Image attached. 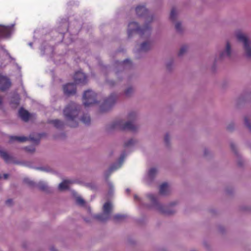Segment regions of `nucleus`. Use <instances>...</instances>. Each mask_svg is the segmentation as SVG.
<instances>
[{"label":"nucleus","instance_id":"f03ea898","mask_svg":"<svg viewBox=\"0 0 251 251\" xmlns=\"http://www.w3.org/2000/svg\"><path fill=\"white\" fill-rule=\"evenodd\" d=\"M134 32H137L141 37H143L144 35L148 37L151 35V27L149 25H146L141 28L137 23L130 22L128 25L127 30L128 37H130Z\"/></svg>","mask_w":251,"mask_h":251},{"label":"nucleus","instance_id":"49530a36","mask_svg":"<svg viewBox=\"0 0 251 251\" xmlns=\"http://www.w3.org/2000/svg\"><path fill=\"white\" fill-rule=\"evenodd\" d=\"M2 103V98L0 97V105Z\"/></svg>","mask_w":251,"mask_h":251},{"label":"nucleus","instance_id":"79ce46f5","mask_svg":"<svg viewBox=\"0 0 251 251\" xmlns=\"http://www.w3.org/2000/svg\"><path fill=\"white\" fill-rule=\"evenodd\" d=\"M232 128H233V126H231V125H229V126H228V127H227V129H228V130H231Z\"/></svg>","mask_w":251,"mask_h":251},{"label":"nucleus","instance_id":"a19ab883","mask_svg":"<svg viewBox=\"0 0 251 251\" xmlns=\"http://www.w3.org/2000/svg\"><path fill=\"white\" fill-rule=\"evenodd\" d=\"M230 147H231V149H232L233 151H235V148L234 145L233 144H231L230 145Z\"/></svg>","mask_w":251,"mask_h":251},{"label":"nucleus","instance_id":"7ed1b4c3","mask_svg":"<svg viewBox=\"0 0 251 251\" xmlns=\"http://www.w3.org/2000/svg\"><path fill=\"white\" fill-rule=\"evenodd\" d=\"M110 128L135 131L137 127L133 124L132 121H128L124 124L123 121L120 120L114 121L111 125Z\"/></svg>","mask_w":251,"mask_h":251},{"label":"nucleus","instance_id":"a18cd8bd","mask_svg":"<svg viewBox=\"0 0 251 251\" xmlns=\"http://www.w3.org/2000/svg\"><path fill=\"white\" fill-rule=\"evenodd\" d=\"M134 199L136 200H138V198L137 196H136V195L134 196Z\"/></svg>","mask_w":251,"mask_h":251},{"label":"nucleus","instance_id":"6e6552de","mask_svg":"<svg viewBox=\"0 0 251 251\" xmlns=\"http://www.w3.org/2000/svg\"><path fill=\"white\" fill-rule=\"evenodd\" d=\"M237 38L239 41L243 43L246 55L248 57H251V47L249 46V42L248 38L242 33H238L237 34Z\"/></svg>","mask_w":251,"mask_h":251},{"label":"nucleus","instance_id":"9d476101","mask_svg":"<svg viewBox=\"0 0 251 251\" xmlns=\"http://www.w3.org/2000/svg\"><path fill=\"white\" fill-rule=\"evenodd\" d=\"M76 88L74 83H69L63 86V92L65 95L69 96L76 93Z\"/></svg>","mask_w":251,"mask_h":251},{"label":"nucleus","instance_id":"09e8293b","mask_svg":"<svg viewBox=\"0 0 251 251\" xmlns=\"http://www.w3.org/2000/svg\"><path fill=\"white\" fill-rule=\"evenodd\" d=\"M1 177V175H0V178Z\"/></svg>","mask_w":251,"mask_h":251},{"label":"nucleus","instance_id":"dca6fc26","mask_svg":"<svg viewBox=\"0 0 251 251\" xmlns=\"http://www.w3.org/2000/svg\"><path fill=\"white\" fill-rule=\"evenodd\" d=\"M169 192V186L167 183L164 182L162 183L159 187V193L162 195H166Z\"/></svg>","mask_w":251,"mask_h":251},{"label":"nucleus","instance_id":"7c9ffc66","mask_svg":"<svg viewBox=\"0 0 251 251\" xmlns=\"http://www.w3.org/2000/svg\"><path fill=\"white\" fill-rule=\"evenodd\" d=\"M187 50V47L186 46H182L178 52V56H181L183 53L186 52Z\"/></svg>","mask_w":251,"mask_h":251},{"label":"nucleus","instance_id":"6ab92c4d","mask_svg":"<svg viewBox=\"0 0 251 251\" xmlns=\"http://www.w3.org/2000/svg\"><path fill=\"white\" fill-rule=\"evenodd\" d=\"M50 123L52 124L56 128H61L64 126V123L59 120H54L50 121Z\"/></svg>","mask_w":251,"mask_h":251},{"label":"nucleus","instance_id":"aec40b11","mask_svg":"<svg viewBox=\"0 0 251 251\" xmlns=\"http://www.w3.org/2000/svg\"><path fill=\"white\" fill-rule=\"evenodd\" d=\"M126 216L122 214H116L113 217V220L115 222L124 221L126 218Z\"/></svg>","mask_w":251,"mask_h":251},{"label":"nucleus","instance_id":"1a4fd4ad","mask_svg":"<svg viewBox=\"0 0 251 251\" xmlns=\"http://www.w3.org/2000/svg\"><path fill=\"white\" fill-rule=\"evenodd\" d=\"M39 137L38 138H35L34 137H33L31 135L29 136V138L25 137V136H11L10 137V142H14V141H17L19 142H24L26 141H27L28 140H30L33 143H35L36 144H38L40 141V139L41 138V135H38Z\"/></svg>","mask_w":251,"mask_h":251},{"label":"nucleus","instance_id":"5701e85b","mask_svg":"<svg viewBox=\"0 0 251 251\" xmlns=\"http://www.w3.org/2000/svg\"><path fill=\"white\" fill-rule=\"evenodd\" d=\"M81 121L84 124L88 125L90 124L91 118L89 115L87 114H84L81 118Z\"/></svg>","mask_w":251,"mask_h":251},{"label":"nucleus","instance_id":"e433bc0d","mask_svg":"<svg viewBox=\"0 0 251 251\" xmlns=\"http://www.w3.org/2000/svg\"><path fill=\"white\" fill-rule=\"evenodd\" d=\"M121 165H119L118 167H115V166H112L109 168L110 173H112L113 171L117 170L118 168H120Z\"/></svg>","mask_w":251,"mask_h":251},{"label":"nucleus","instance_id":"37998d69","mask_svg":"<svg viewBox=\"0 0 251 251\" xmlns=\"http://www.w3.org/2000/svg\"><path fill=\"white\" fill-rule=\"evenodd\" d=\"M8 175L7 174H4V175H3L4 178L5 179L8 178Z\"/></svg>","mask_w":251,"mask_h":251},{"label":"nucleus","instance_id":"72a5a7b5","mask_svg":"<svg viewBox=\"0 0 251 251\" xmlns=\"http://www.w3.org/2000/svg\"><path fill=\"white\" fill-rule=\"evenodd\" d=\"M132 92L133 89L131 87H129L125 91V93L126 96H129Z\"/></svg>","mask_w":251,"mask_h":251},{"label":"nucleus","instance_id":"ea45409f","mask_svg":"<svg viewBox=\"0 0 251 251\" xmlns=\"http://www.w3.org/2000/svg\"><path fill=\"white\" fill-rule=\"evenodd\" d=\"M5 203L7 205L10 206L12 204V200L8 199L6 201Z\"/></svg>","mask_w":251,"mask_h":251},{"label":"nucleus","instance_id":"2f4dec72","mask_svg":"<svg viewBox=\"0 0 251 251\" xmlns=\"http://www.w3.org/2000/svg\"><path fill=\"white\" fill-rule=\"evenodd\" d=\"M135 141L133 139H130L127 142L125 143V146L126 147H128L130 146L131 145L134 144Z\"/></svg>","mask_w":251,"mask_h":251},{"label":"nucleus","instance_id":"4468645a","mask_svg":"<svg viewBox=\"0 0 251 251\" xmlns=\"http://www.w3.org/2000/svg\"><path fill=\"white\" fill-rule=\"evenodd\" d=\"M136 14L140 17L145 16L148 14V10L146 8L145 6L139 5L135 9Z\"/></svg>","mask_w":251,"mask_h":251},{"label":"nucleus","instance_id":"c03bdc74","mask_svg":"<svg viewBox=\"0 0 251 251\" xmlns=\"http://www.w3.org/2000/svg\"><path fill=\"white\" fill-rule=\"evenodd\" d=\"M109 84L110 85H114V82L113 81H109Z\"/></svg>","mask_w":251,"mask_h":251},{"label":"nucleus","instance_id":"f704fd0d","mask_svg":"<svg viewBox=\"0 0 251 251\" xmlns=\"http://www.w3.org/2000/svg\"><path fill=\"white\" fill-rule=\"evenodd\" d=\"M128 117L129 120H134L136 117V113L135 112H131L129 113Z\"/></svg>","mask_w":251,"mask_h":251},{"label":"nucleus","instance_id":"f257e3e1","mask_svg":"<svg viewBox=\"0 0 251 251\" xmlns=\"http://www.w3.org/2000/svg\"><path fill=\"white\" fill-rule=\"evenodd\" d=\"M80 106L75 103L71 102L64 109V116L70 126L75 127L78 125L76 121L79 113Z\"/></svg>","mask_w":251,"mask_h":251},{"label":"nucleus","instance_id":"2eb2a0df","mask_svg":"<svg viewBox=\"0 0 251 251\" xmlns=\"http://www.w3.org/2000/svg\"><path fill=\"white\" fill-rule=\"evenodd\" d=\"M19 114L21 118L25 122H27L30 118L29 112L25 110L23 108H21L19 111Z\"/></svg>","mask_w":251,"mask_h":251},{"label":"nucleus","instance_id":"4be33fe9","mask_svg":"<svg viewBox=\"0 0 251 251\" xmlns=\"http://www.w3.org/2000/svg\"><path fill=\"white\" fill-rule=\"evenodd\" d=\"M20 98L18 95H16L12 98L11 103L17 107L20 103Z\"/></svg>","mask_w":251,"mask_h":251},{"label":"nucleus","instance_id":"b1692460","mask_svg":"<svg viewBox=\"0 0 251 251\" xmlns=\"http://www.w3.org/2000/svg\"><path fill=\"white\" fill-rule=\"evenodd\" d=\"M38 188L43 191L45 192H48L49 191V187L48 185L43 182H40L38 184Z\"/></svg>","mask_w":251,"mask_h":251},{"label":"nucleus","instance_id":"f8f14e48","mask_svg":"<svg viewBox=\"0 0 251 251\" xmlns=\"http://www.w3.org/2000/svg\"><path fill=\"white\" fill-rule=\"evenodd\" d=\"M11 86V82L7 77L0 74V89L2 91L8 89Z\"/></svg>","mask_w":251,"mask_h":251},{"label":"nucleus","instance_id":"412c9836","mask_svg":"<svg viewBox=\"0 0 251 251\" xmlns=\"http://www.w3.org/2000/svg\"><path fill=\"white\" fill-rule=\"evenodd\" d=\"M151 47V43L149 42H145L141 45V50L142 51H147Z\"/></svg>","mask_w":251,"mask_h":251},{"label":"nucleus","instance_id":"423d86ee","mask_svg":"<svg viewBox=\"0 0 251 251\" xmlns=\"http://www.w3.org/2000/svg\"><path fill=\"white\" fill-rule=\"evenodd\" d=\"M148 198L152 203L153 205L156 206L157 209L159 210L162 213L166 215H171L174 213V211L167 209L164 206L159 205L158 203L156 198L152 194H148Z\"/></svg>","mask_w":251,"mask_h":251},{"label":"nucleus","instance_id":"f3484780","mask_svg":"<svg viewBox=\"0 0 251 251\" xmlns=\"http://www.w3.org/2000/svg\"><path fill=\"white\" fill-rule=\"evenodd\" d=\"M71 183H72L71 180H65L59 184L58 189L61 191L66 190L69 187V184Z\"/></svg>","mask_w":251,"mask_h":251},{"label":"nucleus","instance_id":"20e7f679","mask_svg":"<svg viewBox=\"0 0 251 251\" xmlns=\"http://www.w3.org/2000/svg\"><path fill=\"white\" fill-rule=\"evenodd\" d=\"M112 209V205L109 202H106L103 206V213L96 215L94 216V218L97 220L104 222L110 218V214Z\"/></svg>","mask_w":251,"mask_h":251},{"label":"nucleus","instance_id":"a878e982","mask_svg":"<svg viewBox=\"0 0 251 251\" xmlns=\"http://www.w3.org/2000/svg\"><path fill=\"white\" fill-rule=\"evenodd\" d=\"M176 10L175 8H173L171 10L170 18L172 21H175L176 18Z\"/></svg>","mask_w":251,"mask_h":251},{"label":"nucleus","instance_id":"0eeeda50","mask_svg":"<svg viewBox=\"0 0 251 251\" xmlns=\"http://www.w3.org/2000/svg\"><path fill=\"white\" fill-rule=\"evenodd\" d=\"M117 98L115 94H111L108 98L104 100L103 103L100 106V110L102 112L108 111L115 103Z\"/></svg>","mask_w":251,"mask_h":251},{"label":"nucleus","instance_id":"c85d7f7f","mask_svg":"<svg viewBox=\"0 0 251 251\" xmlns=\"http://www.w3.org/2000/svg\"><path fill=\"white\" fill-rule=\"evenodd\" d=\"M24 182L25 184H26L27 185H28V186H34V182L31 180H30L29 178H25L24 179Z\"/></svg>","mask_w":251,"mask_h":251},{"label":"nucleus","instance_id":"473e14b6","mask_svg":"<svg viewBox=\"0 0 251 251\" xmlns=\"http://www.w3.org/2000/svg\"><path fill=\"white\" fill-rule=\"evenodd\" d=\"M244 121H245V124L246 125V126L249 128V129H251V123H250V121H249V119H248V117H245V119H244Z\"/></svg>","mask_w":251,"mask_h":251},{"label":"nucleus","instance_id":"4c0bfd02","mask_svg":"<svg viewBox=\"0 0 251 251\" xmlns=\"http://www.w3.org/2000/svg\"><path fill=\"white\" fill-rule=\"evenodd\" d=\"M170 140V137L168 134H166L164 137V141L166 144H168Z\"/></svg>","mask_w":251,"mask_h":251},{"label":"nucleus","instance_id":"c756f323","mask_svg":"<svg viewBox=\"0 0 251 251\" xmlns=\"http://www.w3.org/2000/svg\"><path fill=\"white\" fill-rule=\"evenodd\" d=\"M25 150L27 151V152H33L35 151V149L34 147H32V146H30V147H26L25 148Z\"/></svg>","mask_w":251,"mask_h":251},{"label":"nucleus","instance_id":"ddd939ff","mask_svg":"<svg viewBox=\"0 0 251 251\" xmlns=\"http://www.w3.org/2000/svg\"><path fill=\"white\" fill-rule=\"evenodd\" d=\"M10 35V28L8 26L0 25V39L8 37Z\"/></svg>","mask_w":251,"mask_h":251},{"label":"nucleus","instance_id":"c9c22d12","mask_svg":"<svg viewBox=\"0 0 251 251\" xmlns=\"http://www.w3.org/2000/svg\"><path fill=\"white\" fill-rule=\"evenodd\" d=\"M175 27L177 31H181V25L180 23H177L176 24Z\"/></svg>","mask_w":251,"mask_h":251},{"label":"nucleus","instance_id":"39448f33","mask_svg":"<svg viewBox=\"0 0 251 251\" xmlns=\"http://www.w3.org/2000/svg\"><path fill=\"white\" fill-rule=\"evenodd\" d=\"M96 98V94L93 91L88 90L85 91L83 96V104L87 107L97 103Z\"/></svg>","mask_w":251,"mask_h":251},{"label":"nucleus","instance_id":"9b49d317","mask_svg":"<svg viewBox=\"0 0 251 251\" xmlns=\"http://www.w3.org/2000/svg\"><path fill=\"white\" fill-rule=\"evenodd\" d=\"M74 79L75 83L78 84H84L87 82L86 75L81 71H78L75 73Z\"/></svg>","mask_w":251,"mask_h":251},{"label":"nucleus","instance_id":"a211bd4d","mask_svg":"<svg viewBox=\"0 0 251 251\" xmlns=\"http://www.w3.org/2000/svg\"><path fill=\"white\" fill-rule=\"evenodd\" d=\"M0 155L6 163H8L11 162L12 157L10 156L6 152L0 151Z\"/></svg>","mask_w":251,"mask_h":251},{"label":"nucleus","instance_id":"cd10ccee","mask_svg":"<svg viewBox=\"0 0 251 251\" xmlns=\"http://www.w3.org/2000/svg\"><path fill=\"white\" fill-rule=\"evenodd\" d=\"M76 203L80 206H84L85 204V201L81 197H78L76 198Z\"/></svg>","mask_w":251,"mask_h":251},{"label":"nucleus","instance_id":"393cba45","mask_svg":"<svg viewBox=\"0 0 251 251\" xmlns=\"http://www.w3.org/2000/svg\"><path fill=\"white\" fill-rule=\"evenodd\" d=\"M230 49H231V48H230V44L229 42H227L226 43V51H225V52H223L221 54L220 57L222 58L225 53H226L227 56H229L230 55V53H231Z\"/></svg>","mask_w":251,"mask_h":251},{"label":"nucleus","instance_id":"bb28decb","mask_svg":"<svg viewBox=\"0 0 251 251\" xmlns=\"http://www.w3.org/2000/svg\"><path fill=\"white\" fill-rule=\"evenodd\" d=\"M157 170L154 168H152L150 169L149 171L148 175L150 177L152 178L155 176Z\"/></svg>","mask_w":251,"mask_h":251},{"label":"nucleus","instance_id":"58836bf2","mask_svg":"<svg viewBox=\"0 0 251 251\" xmlns=\"http://www.w3.org/2000/svg\"><path fill=\"white\" fill-rule=\"evenodd\" d=\"M123 63V65H126V63H128V64H129V65H130V64H131V61H130L129 59H127L125 60L123 62V63Z\"/></svg>","mask_w":251,"mask_h":251},{"label":"nucleus","instance_id":"de8ad7c7","mask_svg":"<svg viewBox=\"0 0 251 251\" xmlns=\"http://www.w3.org/2000/svg\"><path fill=\"white\" fill-rule=\"evenodd\" d=\"M126 191H127L128 192H129V190L128 189L126 190Z\"/></svg>","mask_w":251,"mask_h":251}]
</instances>
